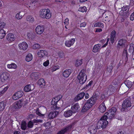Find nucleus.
Masks as SVG:
<instances>
[{"label":"nucleus","instance_id":"obj_1","mask_svg":"<svg viewBox=\"0 0 134 134\" xmlns=\"http://www.w3.org/2000/svg\"><path fill=\"white\" fill-rule=\"evenodd\" d=\"M97 99L94 96H92L87 100L86 103L83 106L82 110V112H85L89 109L95 103Z\"/></svg>","mask_w":134,"mask_h":134},{"label":"nucleus","instance_id":"obj_2","mask_svg":"<svg viewBox=\"0 0 134 134\" xmlns=\"http://www.w3.org/2000/svg\"><path fill=\"white\" fill-rule=\"evenodd\" d=\"M108 117L103 116L98 121L97 126V128L100 129L101 128L104 129L108 124V121H107Z\"/></svg>","mask_w":134,"mask_h":134},{"label":"nucleus","instance_id":"obj_3","mask_svg":"<svg viewBox=\"0 0 134 134\" xmlns=\"http://www.w3.org/2000/svg\"><path fill=\"white\" fill-rule=\"evenodd\" d=\"M131 106V99L130 98H127L124 100L122 104V108L121 109V110L122 111L127 110L128 108Z\"/></svg>","mask_w":134,"mask_h":134},{"label":"nucleus","instance_id":"obj_4","mask_svg":"<svg viewBox=\"0 0 134 134\" xmlns=\"http://www.w3.org/2000/svg\"><path fill=\"white\" fill-rule=\"evenodd\" d=\"M77 78L81 84H82L85 82L87 80V76L85 73L84 70H81L78 75Z\"/></svg>","mask_w":134,"mask_h":134},{"label":"nucleus","instance_id":"obj_5","mask_svg":"<svg viewBox=\"0 0 134 134\" xmlns=\"http://www.w3.org/2000/svg\"><path fill=\"white\" fill-rule=\"evenodd\" d=\"M40 16L43 18L48 19L51 16V14L49 9H43L41 11Z\"/></svg>","mask_w":134,"mask_h":134},{"label":"nucleus","instance_id":"obj_6","mask_svg":"<svg viewBox=\"0 0 134 134\" xmlns=\"http://www.w3.org/2000/svg\"><path fill=\"white\" fill-rule=\"evenodd\" d=\"M46 111V108L43 107L40 108L39 109H37L36 111V113L40 116H43L45 114Z\"/></svg>","mask_w":134,"mask_h":134},{"label":"nucleus","instance_id":"obj_7","mask_svg":"<svg viewBox=\"0 0 134 134\" xmlns=\"http://www.w3.org/2000/svg\"><path fill=\"white\" fill-rule=\"evenodd\" d=\"M23 94V93L22 91H18L15 93L13 96V98L14 100L18 99L21 97Z\"/></svg>","mask_w":134,"mask_h":134},{"label":"nucleus","instance_id":"obj_8","mask_svg":"<svg viewBox=\"0 0 134 134\" xmlns=\"http://www.w3.org/2000/svg\"><path fill=\"white\" fill-rule=\"evenodd\" d=\"M9 74L7 72H4L1 74L0 75V79L1 81L5 82L9 78Z\"/></svg>","mask_w":134,"mask_h":134},{"label":"nucleus","instance_id":"obj_9","mask_svg":"<svg viewBox=\"0 0 134 134\" xmlns=\"http://www.w3.org/2000/svg\"><path fill=\"white\" fill-rule=\"evenodd\" d=\"M97 126L96 125H92L89 127L88 131L91 134H95L97 131Z\"/></svg>","mask_w":134,"mask_h":134},{"label":"nucleus","instance_id":"obj_10","mask_svg":"<svg viewBox=\"0 0 134 134\" xmlns=\"http://www.w3.org/2000/svg\"><path fill=\"white\" fill-rule=\"evenodd\" d=\"M19 48L21 50H25L27 48L28 45L27 43L25 42L19 43L18 45Z\"/></svg>","mask_w":134,"mask_h":134},{"label":"nucleus","instance_id":"obj_11","mask_svg":"<svg viewBox=\"0 0 134 134\" xmlns=\"http://www.w3.org/2000/svg\"><path fill=\"white\" fill-rule=\"evenodd\" d=\"M24 99H21L16 101L14 104V107L15 109L20 108L24 103Z\"/></svg>","mask_w":134,"mask_h":134},{"label":"nucleus","instance_id":"obj_12","mask_svg":"<svg viewBox=\"0 0 134 134\" xmlns=\"http://www.w3.org/2000/svg\"><path fill=\"white\" fill-rule=\"evenodd\" d=\"M116 109L115 107H112L108 110V112L106 113L104 115L105 116H107V115L108 114H110V115H113V114L115 115L116 113Z\"/></svg>","mask_w":134,"mask_h":134},{"label":"nucleus","instance_id":"obj_13","mask_svg":"<svg viewBox=\"0 0 134 134\" xmlns=\"http://www.w3.org/2000/svg\"><path fill=\"white\" fill-rule=\"evenodd\" d=\"M59 112L57 111L52 112L50 113L48 115V118L49 119H52L55 118L58 114Z\"/></svg>","mask_w":134,"mask_h":134},{"label":"nucleus","instance_id":"obj_14","mask_svg":"<svg viewBox=\"0 0 134 134\" xmlns=\"http://www.w3.org/2000/svg\"><path fill=\"white\" fill-rule=\"evenodd\" d=\"M34 88V86L33 85H29L24 87V90L25 92H28L33 90Z\"/></svg>","mask_w":134,"mask_h":134},{"label":"nucleus","instance_id":"obj_15","mask_svg":"<svg viewBox=\"0 0 134 134\" xmlns=\"http://www.w3.org/2000/svg\"><path fill=\"white\" fill-rule=\"evenodd\" d=\"M44 29L43 26L40 25L38 26L35 29L36 32L39 34H41L44 31Z\"/></svg>","mask_w":134,"mask_h":134},{"label":"nucleus","instance_id":"obj_16","mask_svg":"<svg viewBox=\"0 0 134 134\" xmlns=\"http://www.w3.org/2000/svg\"><path fill=\"white\" fill-rule=\"evenodd\" d=\"M47 54V52L44 50H40L37 52L38 55L40 57H43L46 56Z\"/></svg>","mask_w":134,"mask_h":134},{"label":"nucleus","instance_id":"obj_17","mask_svg":"<svg viewBox=\"0 0 134 134\" xmlns=\"http://www.w3.org/2000/svg\"><path fill=\"white\" fill-rule=\"evenodd\" d=\"M75 41V38H72L71 40L67 41L65 42V46L68 47H70L73 44Z\"/></svg>","mask_w":134,"mask_h":134},{"label":"nucleus","instance_id":"obj_18","mask_svg":"<svg viewBox=\"0 0 134 134\" xmlns=\"http://www.w3.org/2000/svg\"><path fill=\"white\" fill-rule=\"evenodd\" d=\"M99 109L100 112L102 113H104L106 111V107L104 102L102 103L99 106Z\"/></svg>","mask_w":134,"mask_h":134},{"label":"nucleus","instance_id":"obj_19","mask_svg":"<svg viewBox=\"0 0 134 134\" xmlns=\"http://www.w3.org/2000/svg\"><path fill=\"white\" fill-rule=\"evenodd\" d=\"M71 125H70L66 127L64 129H62L61 131L58 132L57 134H64L68 130L70 129L72 127Z\"/></svg>","mask_w":134,"mask_h":134},{"label":"nucleus","instance_id":"obj_20","mask_svg":"<svg viewBox=\"0 0 134 134\" xmlns=\"http://www.w3.org/2000/svg\"><path fill=\"white\" fill-rule=\"evenodd\" d=\"M79 107V105L78 104L76 103L74 104L71 107L72 112L74 113L77 112Z\"/></svg>","mask_w":134,"mask_h":134},{"label":"nucleus","instance_id":"obj_21","mask_svg":"<svg viewBox=\"0 0 134 134\" xmlns=\"http://www.w3.org/2000/svg\"><path fill=\"white\" fill-rule=\"evenodd\" d=\"M84 92H82L78 94L74 98V100L76 101H78L80 100L85 95Z\"/></svg>","mask_w":134,"mask_h":134},{"label":"nucleus","instance_id":"obj_22","mask_svg":"<svg viewBox=\"0 0 134 134\" xmlns=\"http://www.w3.org/2000/svg\"><path fill=\"white\" fill-rule=\"evenodd\" d=\"M114 88V87L112 85H109L107 89L108 90H107V93H109V94H111V92H114L115 91Z\"/></svg>","mask_w":134,"mask_h":134},{"label":"nucleus","instance_id":"obj_23","mask_svg":"<svg viewBox=\"0 0 134 134\" xmlns=\"http://www.w3.org/2000/svg\"><path fill=\"white\" fill-rule=\"evenodd\" d=\"M14 36L12 34H8L6 36L7 40L9 42H11L14 40Z\"/></svg>","mask_w":134,"mask_h":134},{"label":"nucleus","instance_id":"obj_24","mask_svg":"<svg viewBox=\"0 0 134 134\" xmlns=\"http://www.w3.org/2000/svg\"><path fill=\"white\" fill-rule=\"evenodd\" d=\"M71 73V70L70 69H66L64 70L63 73V75L64 77H67L69 76Z\"/></svg>","mask_w":134,"mask_h":134},{"label":"nucleus","instance_id":"obj_25","mask_svg":"<svg viewBox=\"0 0 134 134\" xmlns=\"http://www.w3.org/2000/svg\"><path fill=\"white\" fill-rule=\"evenodd\" d=\"M101 46V45L99 44L95 45L93 49V52L94 53L98 52L100 49Z\"/></svg>","mask_w":134,"mask_h":134},{"label":"nucleus","instance_id":"obj_26","mask_svg":"<svg viewBox=\"0 0 134 134\" xmlns=\"http://www.w3.org/2000/svg\"><path fill=\"white\" fill-rule=\"evenodd\" d=\"M39 76V73L38 72H34L32 73L30 77L32 79H37L38 78Z\"/></svg>","mask_w":134,"mask_h":134},{"label":"nucleus","instance_id":"obj_27","mask_svg":"<svg viewBox=\"0 0 134 134\" xmlns=\"http://www.w3.org/2000/svg\"><path fill=\"white\" fill-rule=\"evenodd\" d=\"M60 102L61 103V104L60 105H59L58 104L57 105V104L53 105L52 107V110H57L60 108V107H61L63 104V101L62 100H60Z\"/></svg>","mask_w":134,"mask_h":134},{"label":"nucleus","instance_id":"obj_28","mask_svg":"<svg viewBox=\"0 0 134 134\" xmlns=\"http://www.w3.org/2000/svg\"><path fill=\"white\" fill-rule=\"evenodd\" d=\"M72 113L71 110H69L68 111H65L64 112L63 115L66 117H69L72 115Z\"/></svg>","mask_w":134,"mask_h":134},{"label":"nucleus","instance_id":"obj_29","mask_svg":"<svg viewBox=\"0 0 134 134\" xmlns=\"http://www.w3.org/2000/svg\"><path fill=\"white\" fill-rule=\"evenodd\" d=\"M7 67L9 69H15L17 68L16 64L14 63H12L10 64H8L7 65Z\"/></svg>","mask_w":134,"mask_h":134},{"label":"nucleus","instance_id":"obj_30","mask_svg":"<svg viewBox=\"0 0 134 134\" xmlns=\"http://www.w3.org/2000/svg\"><path fill=\"white\" fill-rule=\"evenodd\" d=\"M115 35L116 31L115 30H113L111 32V35L110 41H111L112 43H113L114 41V39L115 37Z\"/></svg>","mask_w":134,"mask_h":134},{"label":"nucleus","instance_id":"obj_31","mask_svg":"<svg viewBox=\"0 0 134 134\" xmlns=\"http://www.w3.org/2000/svg\"><path fill=\"white\" fill-rule=\"evenodd\" d=\"M8 87L7 86L5 87L4 88L3 86L0 87V95H1L7 90Z\"/></svg>","mask_w":134,"mask_h":134},{"label":"nucleus","instance_id":"obj_32","mask_svg":"<svg viewBox=\"0 0 134 134\" xmlns=\"http://www.w3.org/2000/svg\"><path fill=\"white\" fill-rule=\"evenodd\" d=\"M38 84L41 87L44 86L45 85L44 81L43 79H40L38 81Z\"/></svg>","mask_w":134,"mask_h":134},{"label":"nucleus","instance_id":"obj_33","mask_svg":"<svg viewBox=\"0 0 134 134\" xmlns=\"http://www.w3.org/2000/svg\"><path fill=\"white\" fill-rule=\"evenodd\" d=\"M123 55V57H125L126 62L128 60V54L127 51V49L126 48H125L124 51Z\"/></svg>","mask_w":134,"mask_h":134},{"label":"nucleus","instance_id":"obj_34","mask_svg":"<svg viewBox=\"0 0 134 134\" xmlns=\"http://www.w3.org/2000/svg\"><path fill=\"white\" fill-rule=\"evenodd\" d=\"M126 43V40L125 39H121L120 40L118 43V46H122L125 45Z\"/></svg>","mask_w":134,"mask_h":134},{"label":"nucleus","instance_id":"obj_35","mask_svg":"<svg viewBox=\"0 0 134 134\" xmlns=\"http://www.w3.org/2000/svg\"><path fill=\"white\" fill-rule=\"evenodd\" d=\"M5 35V32L3 29L0 30V39H2L3 38Z\"/></svg>","mask_w":134,"mask_h":134},{"label":"nucleus","instance_id":"obj_36","mask_svg":"<svg viewBox=\"0 0 134 134\" xmlns=\"http://www.w3.org/2000/svg\"><path fill=\"white\" fill-rule=\"evenodd\" d=\"M32 59V56L30 53L28 54L26 56V60L28 62L31 61Z\"/></svg>","mask_w":134,"mask_h":134},{"label":"nucleus","instance_id":"obj_37","mask_svg":"<svg viewBox=\"0 0 134 134\" xmlns=\"http://www.w3.org/2000/svg\"><path fill=\"white\" fill-rule=\"evenodd\" d=\"M23 12H20L18 13L16 15V18L18 19H20L24 16V14Z\"/></svg>","mask_w":134,"mask_h":134},{"label":"nucleus","instance_id":"obj_38","mask_svg":"<svg viewBox=\"0 0 134 134\" xmlns=\"http://www.w3.org/2000/svg\"><path fill=\"white\" fill-rule=\"evenodd\" d=\"M26 19L27 21L31 23L33 22L35 20L34 18L32 16L30 15L27 17Z\"/></svg>","mask_w":134,"mask_h":134},{"label":"nucleus","instance_id":"obj_39","mask_svg":"<svg viewBox=\"0 0 134 134\" xmlns=\"http://www.w3.org/2000/svg\"><path fill=\"white\" fill-rule=\"evenodd\" d=\"M5 105V103L3 102H0V111H3L4 109Z\"/></svg>","mask_w":134,"mask_h":134},{"label":"nucleus","instance_id":"obj_40","mask_svg":"<svg viewBox=\"0 0 134 134\" xmlns=\"http://www.w3.org/2000/svg\"><path fill=\"white\" fill-rule=\"evenodd\" d=\"M125 83L126 86L128 88H131L133 84L132 82L129 81H126L125 82Z\"/></svg>","mask_w":134,"mask_h":134},{"label":"nucleus","instance_id":"obj_41","mask_svg":"<svg viewBox=\"0 0 134 134\" xmlns=\"http://www.w3.org/2000/svg\"><path fill=\"white\" fill-rule=\"evenodd\" d=\"M94 26V27H100L102 28L104 27V25L103 24L100 22H99L96 23Z\"/></svg>","mask_w":134,"mask_h":134},{"label":"nucleus","instance_id":"obj_42","mask_svg":"<svg viewBox=\"0 0 134 134\" xmlns=\"http://www.w3.org/2000/svg\"><path fill=\"white\" fill-rule=\"evenodd\" d=\"M129 7L128 5L124 6L122 8V10L124 11L125 13H127L129 10Z\"/></svg>","mask_w":134,"mask_h":134},{"label":"nucleus","instance_id":"obj_43","mask_svg":"<svg viewBox=\"0 0 134 134\" xmlns=\"http://www.w3.org/2000/svg\"><path fill=\"white\" fill-rule=\"evenodd\" d=\"M82 59L77 60L75 66L76 67L78 66L81 65L82 64Z\"/></svg>","mask_w":134,"mask_h":134},{"label":"nucleus","instance_id":"obj_44","mask_svg":"<svg viewBox=\"0 0 134 134\" xmlns=\"http://www.w3.org/2000/svg\"><path fill=\"white\" fill-rule=\"evenodd\" d=\"M87 10V8L86 7H81L79 9V11L82 12H86Z\"/></svg>","mask_w":134,"mask_h":134},{"label":"nucleus","instance_id":"obj_45","mask_svg":"<svg viewBox=\"0 0 134 134\" xmlns=\"http://www.w3.org/2000/svg\"><path fill=\"white\" fill-rule=\"evenodd\" d=\"M26 123L25 122H22L21 126V129L23 130H25L26 127Z\"/></svg>","mask_w":134,"mask_h":134},{"label":"nucleus","instance_id":"obj_46","mask_svg":"<svg viewBox=\"0 0 134 134\" xmlns=\"http://www.w3.org/2000/svg\"><path fill=\"white\" fill-rule=\"evenodd\" d=\"M41 47V46L38 44H35L32 46V48L34 49H39Z\"/></svg>","mask_w":134,"mask_h":134},{"label":"nucleus","instance_id":"obj_47","mask_svg":"<svg viewBox=\"0 0 134 134\" xmlns=\"http://www.w3.org/2000/svg\"><path fill=\"white\" fill-rule=\"evenodd\" d=\"M59 68V66L58 65L54 66L52 69V72L54 71L57 70Z\"/></svg>","mask_w":134,"mask_h":134},{"label":"nucleus","instance_id":"obj_48","mask_svg":"<svg viewBox=\"0 0 134 134\" xmlns=\"http://www.w3.org/2000/svg\"><path fill=\"white\" fill-rule=\"evenodd\" d=\"M58 102V100H57V99H55V98L54 97L52 99L51 102V104L52 105H53L55 104H57V103Z\"/></svg>","mask_w":134,"mask_h":134},{"label":"nucleus","instance_id":"obj_49","mask_svg":"<svg viewBox=\"0 0 134 134\" xmlns=\"http://www.w3.org/2000/svg\"><path fill=\"white\" fill-rule=\"evenodd\" d=\"M27 36L29 38H31V39H33L34 38V35L31 32L28 33L27 35Z\"/></svg>","mask_w":134,"mask_h":134},{"label":"nucleus","instance_id":"obj_50","mask_svg":"<svg viewBox=\"0 0 134 134\" xmlns=\"http://www.w3.org/2000/svg\"><path fill=\"white\" fill-rule=\"evenodd\" d=\"M28 127L29 128H32L33 126V124L32 122L30 121H29L27 125Z\"/></svg>","mask_w":134,"mask_h":134},{"label":"nucleus","instance_id":"obj_51","mask_svg":"<svg viewBox=\"0 0 134 134\" xmlns=\"http://www.w3.org/2000/svg\"><path fill=\"white\" fill-rule=\"evenodd\" d=\"M33 122L34 123H37L38 122H42V120L37 119H34L33 120Z\"/></svg>","mask_w":134,"mask_h":134},{"label":"nucleus","instance_id":"obj_52","mask_svg":"<svg viewBox=\"0 0 134 134\" xmlns=\"http://www.w3.org/2000/svg\"><path fill=\"white\" fill-rule=\"evenodd\" d=\"M110 132L108 131L103 130L100 132V134H109Z\"/></svg>","mask_w":134,"mask_h":134},{"label":"nucleus","instance_id":"obj_53","mask_svg":"<svg viewBox=\"0 0 134 134\" xmlns=\"http://www.w3.org/2000/svg\"><path fill=\"white\" fill-rule=\"evenodd\" d=\"M105 18L106 19L105 20L107 21L108 22H109L110 20H111V18L110 15L109 16H107L105 17Z\"/></svg>","mask_w":134,"mask_h":134},{"label":"nucleus","instance_id":"obj_54","mask_svg":"<svg viewBox=\"0 0 134 134\" xmlns=\"http://www.w3.org/2000/svg\"><path fill=\"white\" fill-rule=\"evenodd\" d=\"M45 126L47 127V128H49L51 126L50 123L49 122H47L44 124Z\"/></svg>","mask_w":134,"mask_h":134},{"label":"nucleus","instance_id":"obj_55","mask_svg":"<svg viewBox=\"0 0 134 134\" xmlns=\"http://www.w3.org/2000/svg\"><path fill=\"white\" fill-rule=\"evenodd\" d=\"M49 64V60H47L46 61L44 62L43 65L44 66H47Z\"/></svg>","mask_w":134,"mask_h":134},{"label":"nucleus","instance_id":"obj_56","mask_svg":"<svg viewBox=\"0 0 134 134\" xmlns=\"http://www.w3.org/2000/svg\"><path fill=\"white\" fill-rule=\"evenodd\" d=\"M123 10L121 9V10L120 11L119 14L121 15L125 16L126 14L127 13H125V12Z\"/></svg>","mask_w":134,"mask_h":134},{"label":"nucleus","instance_id":"obj_57","mask_svg":"<svg viewBox=\"0 0 134 134\" xmlns=\"http://www.w3.org/2000/svg\"><path fill=\"white\" fill-rule=\"evenodd\" d=\"M130 19V20L132 21H133L134 20V12L131 15Z\"/></svg>","mask_w":134,"mask_h":134},{"label":"nucleus","instance_id":"obj_58","mask_svg":"<svg viewBox=\"0 0 134 134\" xmlns=\"http://www.w3.org/2000/svg\"><path fill=\"white\" fill-rule=\"evenodd\" d=\"M69 20L68 18H66L64 22V24L68 25L69 24Z\"/></svg>","mask_w":134,"mask_h":134},{"label":"nucleus","instance_id":"obj_59","mask_svg":"<svg viewBox=\"0 0 134 134\" xmlns=\"http://www.w3.org/2000/svg\"><path fill=\"white\" fill-rule=\"evenodd\" d=\"M62 96L60 95H59L55 97V99H57L58 100V101H59L61 100H60V99L61 98Z\"/></svg>","mask_w":134,"mask_h":134},{"label":"nucleus","instance_id":"obj_60","mask_svg":"<svg viewBox=\"0 0 134 134\" xmlns=\"http://www.w3.org/2000/svg\"><path fill=\"white\" fill-rule=\"evenodd\" d=\"M0 24L1 29H2L5 27V24L4 22H2L0 23Z\"/></svg>","mask_w":134,"mask_h":134},{"label":"nucleus","instance_id":"obj_61","mask_svg":"<svg viewBox=\"0 0 134 134\" xmlns=\"http://www.w3.org/2000/svg\"><path fill=\"white\" fill-rule=\"evenodd\" d=\"M59 54V56L61 58H63L64 56V54L63 52L60 53Z\"/></svg>","mask_w":134,"mask_h":134},{"label":"nucleus","instance_id":"obj_62","mask_svg":"<svg viewBox=\"0 0 134 134\" xmlns=\"http://www.w3.org/2000/svg\"><path fill=\"white\" fill-rule=\"evenodd\" d=\"M86 25V23L85 22H83L81 24L80 26L81 27H85Z\"/></svg>","mask_w":134,"mask_h":134},{"label":"nucleus","instance_id":"obj_63","mask_svg":"<svg viewBox=\"0 0 134 134\" xmlns=\"http://www.w3.org/2000/svg\"><path fill=\"white\" fill-rule=\"evenodd\" d=\"M109 119H110V120H111V119H112L114 117V115H113H113H110V114H109Z\"/></svg>","mask_w":134,"mask_h":134},{"label":"nucleus","instance_id":"obj_64","mask_svg":"<svg viewBox=\"0 0 134 134\" xmlns=\"http://www.w3.org/2000/svg\"><path fill=\"white\" fill-rule=\"evenodd\" d=\"M102 29H97L96 31V32H100L102 31Z\"/></svg>","mask_w":134,"mask_h":134}]
</instances>
